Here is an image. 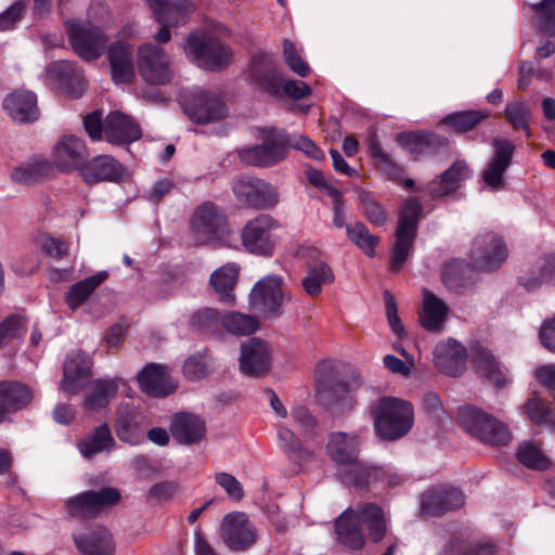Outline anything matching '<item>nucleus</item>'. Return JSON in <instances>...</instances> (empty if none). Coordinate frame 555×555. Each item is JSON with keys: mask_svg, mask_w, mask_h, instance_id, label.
<instances>
[{"mask_svg": "<svg viewBox=\"0 0 555 555\" xmlns=\"http://www.w3.org/2000/svg\"><path fill=\"white\" fill-rule=\"evenodd\" d=\"M88 158V150L82 139L76 135H63L52 153L54 165L64 172L82 170Z\"/></svg>", "mask_w": 555, "mask_h": 555, "instance_id": "20", "label": "nucleus"}, {"mask_svg": "<svg viewBox=\"0 0 555 555\" xmlns=\"http://www.w3.org/2000/svg\"><path fill=\"white\" fill-rule=\"evenodd\" d=\"M470 357L475 366L481 371L483 376L494 384L498 389L506 386L508 383L507 375L489 349L482 346H474Z\"/></svg>", "mask_w": 555, "mask_h": 555, "instance_id": "39", "label": "nucleus"}, {"mask_svg": "<svg viewBox=\"0 0 555 555\" xmlns=\"http://www.w3.org/2000/svg\"><path fill=\"white\" fill-rule=\"evenodd\" d=\"M496 546L492 542H477L452 538L446 546V555H494Z\"/></svg>", "mask_w": 555, "mask_h": 555, "instance_id": "56", "label": "nucleus"}, {"mask_svg": "<svg viewBox=\"0 0 555 555\" xmlns=\"http://www.w3.org/2000/svg\"><path fill=\"white\" fill-rule=\"evenodd\" d=\"M466 348L455 339L437 344L434 350V363L436 369L448 376H459L466 369Z\"/></svg>", "mask_w": 555, "mask_h": 555, "instance_id": "24", "label": "nucleus"}, {"mask_svg": "<svg viewBox=\"0 0 555 555\" xmlns=\"http://www.w3.org/2000/svg\"><path fill=\"white\" fill-rule=\"evenodd\" d=\"M3 109L15 121L21 124L35 122L39 118L37 96L27 90H15L3 100Z\"/></svg>", "mask_w": 555, "mask_h": 555, "instance_id": "32", "label": "nucleus"}, {"mask_svg": "<svg viewBox=\"0 0 555 555\" xmlns=\"http://www.w3.org/2000/svg\"><path fill=\"white\" fill-rule=\"evenodd\" d=\"M207 350L190 356L183 365V374L192 382L199 380L209 375L210 371L206 361Z\"/></svg>", "mask_w": 555, "mask_h": 555, "instance_id": "62", "label": "nucleus"}, {"mask_svg": "<svg viewBox=\"0 0 555 555\" xmlns=\"http://www.w3.org/2000/svg\"><path fill=\"white\" fill-rule=\"evenodd\" d=\"M353 511L360 526L366 528L369 539L374 543L380 542L386 535L387 529L383 508L376 503H364Z\"/></svg>", "mask_w": 555, "mask_h": 555, "instance_id": "37", "label": "nucleus"}, {"mask_svg": "<svg viewBox=\"0 0 555 555\" xmlns=\"http://www.w3.org/2000/svg\"><path fill=\"white\" fill-rule=\"evenodd\" d=\"M91 360L88 353L73 350L67 354L63 366L61 388L69 393H77L82 382L90 375Z\"/></svg>", "mask_w": 555, "mask_h": 555, "instance_id": "30", "label": "nucleus"}, {"mask_svg": "<svg viewBox=\"0 0 555 555\" xmlns=\"http://www.w3.org/2000/svg\"><path fill=\"white\" fill-rule=\"evenodd\" d=\"M423 204L417 197H409L401 206L396 229V241L389 270L399 272L405 263L417 236Z\"/></svg>", "mask_w": 555, "mask_h": 555, "instance_id": "2", "label": "nucleus"}, {"mask_svg": "<svg viewBox=\"0 0 555 555\" xmlns=\"http://www.w3.org/2000/svg\"><path fill=\"white\" fill-rule=\"evenodd\" d=\"M223 328L237 336L254 334L260 326L258 318L241 312H228L222 315Z\"/></svg>", "mask_w": 555, "mask_h": 555, "instance_id": "53", "label": "nucleus"}, {"mask_svg": "<svg viewBox=\"0 0 555 555\" xmlns=\"http://www.w3.org/2000/svg\"><path fill=\"white\" fill-rule=\"evenodd\" d=\"M366 145L367 154L373 159L374 166L380 175L390 181L402 184L405 189H415V181L411 178L403 179V168L392 159L390 154L383 150L376 130L369 132Z\"/></svg>", "mask_w": 555, "mask_h": 555, "instance_id": "19", "label": "nucleus"}, {"mask_svg": "<svg viewBox=\"0 0 555 555\" xmlns=\"http://www.w3.org/2000/svg\"><path fill=\"white\" fill-rule=\"evenodd\" d=\"M396 142L410 153L413 160L434 156L449 144L446 137L424 130L399 132Z\"/></svg>", "mask_w": 555, "mask_h": 555, "instance_id": "17", "label": "nucleus"}, {"mask_svg": "<svg viewBox=\"0 0 555 555\" xmlns=\"http://www.w3.org/2000/svg\"><path fill=\"white\" fill-rule=\"evenodd\" d=\"M448 306L428 289H423V309L420 313L422 326L429 332L442 328L448 315Z\"/></svg>", "mask_w": 555, "mask_h": 555, "instance_id": "40", "label": "nucleus"}, {"mask_svg": "<svg viewBox=\"0 0 555 555\" xmlns=\"http://www.w3.org/2000/svg\"><path fill=\"white\" fill-rule=\"evenodd\" d=\"M225 224L227 216L217 205L211 202L199 205L191 220L196 244L205 245L216 241Z\"/></svg>", "mask_w": 555, "mask_h": 555, "instance_id": "14", "label": "nucleus"}, {"mask_svg": "<svg viewBox=\"0 0 555 555\" xmlns=\"http://www.w3.org/2000/svg\"><path fill=\"white\" fill-rule=\"evenodd\" d=\"M469 266L466 261L453 259L443 267L441 280L450 289L460 288L465 286Z\"/></svg>", "mask_w": 555, "mask_h": 555, "instance_id": "60", "label": "nucleus"}, {"mask_svg": "<svg viewBox=\"0 0 555 555\" xmlns=\"http://www.w3.org/2000/svg\"><path fill=\"white\" fill-rule=\"evenodd\" d=\"M114 446L115 440L107 424H102L94 428L77 444L81 455L88 460L93 459L101 452H109Z\"/></svg>", "mask_w": 555, "mask_h": 555, "instance_id": "43", "label": "nucleus"}, {"mask_svg": "<svg viewBox=\"0 0 555 555\" xmlns=\"http://www.w3.org/2000/svg\"><path fill=\"white\" fill-rule=\"evenodd\" d=\"M73 540L82 555H115L113 535L103 527L73 533Z\"/></svg>", "mask_w": 555, "mask_h": 555, "instance_id": "33", "label": "nucleus"}, {"mask_svg": "<svg viewBox=\"0 0 555 555\" xmlns=\"http://www.w3.org/2000/svg\"><path fill=\"white\" fill-rule=\"evenodd\" d=\"M67 36L75 53L87 62L98 60L104 53L108 40L100 27L82 23L67 25Z\"/></svg>", "mask_w": 555, "mask_h": 555, "instance_id": "10", "label": "nucleus"}, {"mask_svg": "<svg viewBox=\"0 0 555 555\" xmlns=\"http://www.w3.org/2000/svg\"><path fill=\"white\" fill-rule=\"evenodd\" d=\"M121 500L120 491L114 487L88 490L70 496L65 502L66 512L77 519L95 518L103 509L114 506Z\"/></svg>", "mask_w": 555, "mask_h": 555, "instance_id": "8", "label": "nucleus"}, {"mask_svg": "<svg viewBox=\"0 0 555 555\" xmlns=\"http://www.w3.org/2000/svg\"><path fill=\"white\" fill-rule=\"evenodd\" d=\"M81 175L90 185L102 181L118 182L125 175V168L109 155H98L86 162Z\"/></svg>", "mask_w": 555, "mask_h": 555, "instance_id": "31", "label": "nucleus"}, {"mask_svg": "<svg viewBox=\"0 0 555 555\" xmlns=\"http://www.w3.org/2000/svg\"><path fill=\"white\" fill-rule=\"evenodd\" d=\"M237 274V268L232 264L222 266L211 274L210 283L223 301L234 299L232 291L236 284Z\"/></svg>", "mask_w": 555, "mask_h": 555, "instance_id": "52", "label": "nucleus"}, {"mask_svg": "<svg viewBox=\"0 0 555 555\" xmlns=\"http://www.w3.org/2000/svg\"><path fill=\"white\" fill-rule=\"evenodd\" d=\"M383 474L382 466L358 460L345 468H339L336 476L347 487H352L358 491H367L371 487L379 483Z\"/></svg>", "mask_w": 555, "mask_h": 555, "instance_id": "27", "label": "nucleus"}, {"mask_svg": "<svg viewBox=\"0 0 555 555\" xmlns=\"http://www.w3.org/2000/svg\"><path fill=\"white\" fill-rule=\"evenodd\" d=\"M537 13L534 25L537 29L548 37L555 36V0H542L531 5Z\"/></svg>", "mask_w": 555, "mask_h": 555, "instance_id": "58", "label": "nucleus"}, {"mask_svg": "<svg viewBox=\"0 0 555 555\" xmlns=\"http://www.w3.org/2000/svg\"><path fill=\"white\" fill-rule=\"evenodd\" d=\"M283 56L288 68L305 78L310 74L309 65L302 60L298 53L295 43L289 39L283 41Z\"/></svg>", "mask_w": 555, "mask_h": 555, "instance_id": "63", "label": "nucleus"}, {"mask_svg": "<svg viewBox=\"0 0 555 555\" xmlns=\"http://www.w3.org/2000/svg\"><path fill=\"white\" fill-rule=\"evenodd\" d=\"M105 139L109 143L126 144L142 135L139 125L120 112H111L104 126Z\"/></svg>", "mask_w": 555, "mask_h": 555, "instance_id": "35", "label": "nucleus"}, {"mask_svg": "<svg viewBox=\"0 0 555 555\" xmlns=\"http://www.w3.org/2000/svg\"><path fill=\"white\" fill-rule=\"evenodd\" d=\"M224 544L234 552L246 551L257 541V532L245 513L227 514L221 524Z\"/></svg>", "mask_w": 555, "mask_h": 555, "instance_id": "15", "label": "nucleus"}, {"mask_svg": "<svg viewBox=\"0 0 555 555\" xmlns=\"http://www.w3.org/2000/svg\"><path fill=\"white\" fill-rule=\"evenodd\" d=\"M371 412L374 416L375 433L383 440L400 439L413 426V406L408 401L395 397H383L372 405Z\"/></svg>", "mask_w": 555, "mask_h": 555, "instance_id": "1", "label": "nucleus"}, {"mask_svg": "<svg viewBox=\"0 0 555 555\" xmlns=\"http://www.w3.org/2000/svg\"><path fill=\"white\" fill-rule=\"evenodd\" d=\"M184 49L198 67L211 72L225 68L232 57L231 49L228 46L220 39L206 34H191Z\"/></svg>", "mask_w": 555, "mask_h": 555, "instance_id": "4", "label": "nucleus"}, {"mask_svg": "<svg viewBox=\"0 0 555 555\" xmlns=\"http://www.w3.org/2000/svg\"><path fill=\"white\" fill-rule=\"evenodd\" d=\"M525 411L529 420L537 424H551L555 429V413L548 406L547 401L541 398H531L525 404Z\"/></svg>", "mask_w": 555, "mask_h": 555, "instance_id": "61", "label": "nucleus"}, {"mask_svg": "<svg viewBox=\"0 0 555 555\" xmlns=\"http://www.w3.org/2000/svg\"><path fill=\"white\" fill-rule=\"evenodd\" d=\"M192 324L206 336H220L222 334V315L212 308H204L192 317Z\"/></svg>", "mask_w": 555, "mask_h": 555, "instance_id": "55", "label": "nucleus"}, {"mask_svg": "<svg viewBox=\"0 0 555 555\" xmlns=\"http://www.w3.org/2000/svg\"><path fill=\"white\" fill-rule=\"evenodd\" d=\"M137 379L142 391L155 398L167 397L177 388L167 372V366L159 363L146 364Z\"/></svg>", "mask_w": 555, "mask_h": 555, "instance_id": "28", "label": "nucleus"}, {"mask_svg": "<svg viewBox=\"0 0 555 555\" xmlns=\"http://www.w3.org/2000/svg\"><path fill=\"white\" fill-rule=\"evenodd\" d=\"M280 228L281 223L273 216L259 214L241 229L242 246L248 254L271 257L276 246L274 231Z\"/></svg>", "mask_w": 555, "mask_h": 555, "instance_id": "5", "label": "nucleus"}, {"mask_svg": "<svg viewBox=\"0 0 555 555\" xmlns=\"http://www.w3.org/2000/svg\"><path fill=\"white\" fill-rule=\"evenodd\" d=\"M334 282V273L325 261L311 262L307 266V275L302 279L301 285L305 292L317 297L322 292V286Z\"/></svg>", "mask_w": 555, "mask_h": 555, "instance_id": "48", "label": "nucleus"}, {"mask_svg": "<svg viewBox=\"0 0 555 555\" xmlns=\"http://www.w3.org/2000/svg\"><path fill=\"white\" fill-rule=\"evenodd\" d=\"M283 280L281 276H267L255 284L250 293V305L266 317L278 318L282 314Z\"/></svg>", "mask_w": 555, "mask_h": 555, "instance_id": "16", "label": "nucleus"}, {"mask_svg": "<svg viewBox=\"0 0 555 555\" xmlns=\"http://www.w3.org/2000/svg\"><path fill=\"white\" fill-rule=\"evenodd\" d=\"M47 75L73 99H79L87 89L83 73L74 62L65 60L52 62L47 67Z\"/></svg>", "mask_w": 555, "mask_h": 555, "instance_id": "22", "label": "nucleus"}, {"mask_svg": "<svg viewBox=\"0 0 555 555\" xmlns=\"http://www.w3.org/2000/svg\"><path fill=\"white\" fill-rule=\"evenodd\" d=\"M52 171L51 163L46 158H34L15 167L11 173L14 182L33 185L49 177Z\"/></svg>", "mask_w": 555, "mask_h": 555, "instance_id": "46", "label": "nucleus"}, {"mask_svg": "<svg viewBox=\"0 0 555 555\" xmlns=\"http://www.w3.org/2000/svg\"><path fill=\"white\" fill-rule=\"evenodd\" d=\"M155 18L162 25L159 31L154 36L158 43H167L171 34L169 28L184 24L188 20L186 0H147Z\"/></svg>", "mask_w": 555, "mask_h": 555, "instance_id": "18", "label": "nucleus"}, {"mask_svg": "<svg viewBox=\"0 0 555 555\" xmlns=\"http://www.w3.org/2000/svg\"><path fill=\"white\" fill-rule=\"evenodd\" d=\"M248 74L255 87L273 98H280L284 75L279 69L273 54L263 51L256 52L250 59Z\"/></svg>", "mask_w": 555, "mask_h": 555, "instance_id": "13", "label": "nucleus"}, {"mask_svg": "<svg viewBox=\"0 0 555 555\" xmlns=\"http://www.w3.org/2000/svg\"><path fill=\"white\" fill-rule=\"evenodd\" d=\"M118 382V378H98L94 380L91 392L85 400L86 409L100 410L107 406L117 395Z\"/></svg>", "mask_w": 555, "mask_h": 555, "instance_id": "49", "label": "nucleus"}, {"mask_svg": "<svg viewBox=\"0 0 555 555\" xmlns=\"http://www.w3.org/2000/svg\"><path fill=\"white\" fill-rule=\"evenodd\" d=\"M278 438L280 448L294 463L301 466L302 464L313 460L314 452L307 449L289 428L281 426L278 429Z\"/></svg>", "mask_w": 555, "mask_h": 555, "instance_id": "47", "label": "nucleus"}, {"mask_svg": "<svg viewBox=\"0 0 555 555\" xmlns=\"http://www.w3.org/2000/svg\"><path fill=\"white\" fill-rule=\"evenodd\" d=\"M33 400V391L17 380L0 382V404L8 413L25 409Z\"/></svg>", "mask_w": 555, "mask_h": 555, "instance_id": "41", "label": "nucleus"}, {"mask_svg": "<svg viewBox=\"0 0 555 555\" xmlns=\"http://www.w3.org/2000/svg\"><path fill=\"white\" fill-rule=\"evenodd\" d=\"M508 256L503 238L493 233L478 234L470 251L472 266L478 271H493L502 266Z\"/></svg>", "mask_w": 555, "mask_h": 555, "instance_id": "11", "label": "nucleus"}, {"mask_svg": "<svg viewBox=\"0 0 555 555\" xmlns=\"http://www.w3.org/2000/svg\"><path fill=\"white\" fill-rule=\"evenodd\" d=\"M456 422L463 430L483 443L505 446L511 440V433L504 423L474 405L460 406Z\"/></svg>", "mask_w": 555, "mask_h": 555, "instance_id": "3", "label": "nucleus"}, {"mask_svg": "<svg viewBox=\"0 0 555 555\" xmlns=\"http://www.w3.org/2000/svg\"><path fill=\"white\" fill-rule=\"evenodd\" d=\"M232 191L238 202L257 210L273 209L280 201L273 184L254 176L237 178L232 184Z\"/></svg>", "mask_w": 555, "mask_h": 555, "instance_id": "7", "label": "nucleus"}, {"mask_svg": "<svg viewBox=\"0 0 555 555\" xmlns=\"http://www.w3.org/2000/svg\"><path fill=\"white\" fill-rule=\"evenodd\" d=\"M107 278V271L102 270L94 275L74 283L65 296V302L68 308L76 310L83 305L95 288H98Z\"/></svg>", "mask_w": 555, "mask_h": 555, "instance_id": "45", "label": "nucleus"}, {"mask_svg": "<svg viewBox=\"0 0 555 555\" xmlns=\"http://www.w3.org/2000/svg\"><path fill=\"white\" fill-rule=\"evenodd\" d=\"M346 232L349 241L360 248L366 256L374 257L375 248L379 243V237L370 232L363 222L346 225Z\"/></svg>", "mask_w": 555, "mask_h": 555, "instance_id": "54", "label": "nucleus"}, {"mask_svg": "<svg viewBox=\"0 0 555 555\" xmlns=\"http://www.w3.org/2000/svg\"><path fill=\"white\" fill-rule=\"evenodd\" d=\"M107 59L111 66L112 80L119 83H129L135 76L132 46L126 41L117 40L108 47Z\"/></svg>", "mask_w": 555, "mask_h": 555, "instance_id": "29", "label": "nucleus"}, {"mask_svg": "<svg viewBox=\"0 0 555 555\" xmlns=\"http://www.w3.org/2000/svg\"><path fill=\"white\" fill-rule=\"evenodd\" d=\"M315 380L319 391H328L335 396H343L359 386L358 377L353 379L352 384L340 380L336 367L331 360H323L318 363Z\"/></svg>", "mask_w": 555, "mask_h": 555, "instance_id": "38", "label": "nucleus"}, {"mask_svg": "<svg viewBox=\"0 0 555 555\" xmlns=\"http://www.w3.org/2000/svg\"><path fill=\"white\" fill-rule=\"evenodd\" d=\"M492 146L493 156L481 177L488 186L499 190L503 185L504 173L512 164L515 144L507 139L494 138Z\"/></svg>", "mask_w": 555, "mask_h": 555, "instance_id": "23", "label": "nucleus"}, {"mask_svg": "<svg viewBox=\"0 0 555 555\" xmlns=\"http://www.w3.org/2000/svg\"><path fill=\"white\" fill-rule=\"evenodd\" d=\"M115 429L121 441L133 446L142 441L143 428L140 425V415L133 411L119 413Z\"/></svg>", "mask_w": 555, "mask_h": 555, "instance_id": "51", "label": "nucleus"}, {"mask_svg": "<svg viewBox=\"0 0 555 555\" xmlns=\"http://www.w3.org/2000/svg\"><path fill=\"white\" fill-rule=\"evenodd\" d=\"M361 439L356 434L336 431L328 436L326 454L341 468L359 460Z\"/></svg>", "mask_w": 555, "mask_h": 555, "instance_id": "26", "label": "nucleus"}, {"mask_svg": "<svg viewBox=\"0 0 555 555\" xmlns=\"http://www.w3.org/2000/svg\"><path fill=\"white\" fill-rule=\"evenodd\" d=\"M27 332V320L20 314H10L0 322V348L9 345L14 339H20Z\"/></svg>", "mask_w": 555, "mask_h": 555, "instance_id": "59", "label": "nucleus"}, {"mask_svg": "<svg viewBox=\"0 0 555 555\" xmlns=\"http://www.w3.org/2000/svg\"><path fill=\"white\" fill-rule=\"evenodd\" d=\"M271 351L269 345L256 337L241 345L240 369L244 375L259 377L271 367Z\"/></svg>", "mask_w": 555, "mask_h": 555, "instance_id": "21", "label": "nucleus"}, {"mask_svg": "<svg viewBox=\"0 0 555 555\" xmlns=\"http://www.w3.org/2000/svg\"><path fill=\"white\" fill-rule=\"evenodd\" d=\"M516 456L519 463L530 469L543 472L551 465L550 460L543 454L542 450L530 441L519 444Z\"/></svg>", "mask_w": 555, "mask_h": 555, "instance_id": "57", "label": "nucleus"}, {"mask_svg": "<svg viewBox=\"0 0 555 555\" xmlns=\"http://www.w3.org/2000/svg\"><path fill=\"white\" fill-rule=\"evenodd\" d=\"M490 116L491 112L489 109L457 111L446 115L440 122L452 129L455 133L464 134L476 129Z\"/></svg>", "mask_w": 555, "mask_h": 555, "instance_id": "44", "label": "nucleus"}, {"mask_svg": "<svg viewBox=\"0 0 555 555\" xmlns=\"http://www.w3.org/2000/svg\"><path fill=\"white\" fill-rule=\"evenodd\" d=\"M503 116L514 131H522L525 137L528 139L532 137L530 128L532 122V112L527 102H508L505 105Z\"/></svg>", "mask_w": 555, "mask_h": 555, "instance_id": "50", "label": "nucleus"}, {"mask_svg": "<svg viewBox=\"0 0 555 555\" xmlns=\"http://www.w3.org/2000/svg\"><path fill=\"white\" fill-rule=\"evenodd\" d=\"M170 433L173 439L181 444H195L205 437L206 424L195 414L179 412L171 420Z\"/></svg>", "mask_w": 555, "mask_h": 555, "instance_id": "34", "label": "nucleus"}, {"mask_svg": "<svg viewBox=\"0 0 555 555\" xmlns=\"http://www.w3.org/2000/svg\"><path fill=\"white\" fill-rule=\"evenodd\" d=\"M182 107L189 118L199 125L218 121L227 115L224 102L207 90H194L184 95Z\"/></svg>", "mask_w": 555, "mask_h": 555, "instance_id": "9", "label": "nucleus"}, {"mask_svg": "<svg viewBox=\"0 0 555 555\" xmlns=\"http://www.w3.org/2000/svg\"><path fill=\"white\" fill-rule=\"evenodd\" d=\"M555 278V254L539 257L530 270L518 275L517 281L527 292H534Z\"/></svg>", "mask_w": 555, "mask_h": 555, "instance_id": "36", "label": "nucleus"}, {"mask_svg": "<svg viewBox=\"0 0 555 555\" xmlns=\"http://www.w3.org/2000/svg\"><path fill=\"white\" fill-rule=\"evenodd\" d=\"M262 143L241 151L242 159L251 166L271 167L285 158L287 132L273 127L261 128Z\"/></svg>", "mask_w": 555, "mask_h": 555, "instance_id": "6", "label": "nucleus"}, {"mask_svg": "<svg viewBox=\"0 0 555 555\" xmlns=\"http://www.w3.org/2000/svg\"><path fill=\"white\" fill-rule=\"evenodd\" d=\"M473 176V170L462 159L455 160L446 171L427 185V193L433 199L442 198L455 193L461 183Z\"/></svg>", "mask_w": 555, "mask_h": 555, "instance_id": "25", "label": "nucleus"}, {"mask_svg": "<svg viewBox=\"0 0 555 555\" xmlns=\"http://www.w3.org/2000/svg\"><path fill=\"white\" fill-rule=\"evenodd\" d=\"M335 532L339 543L348 548L360 550L364 545V535L353 508L349 507L339 515L335 521Z\"/></svg>", "mask_w": 555, "mask_h": 555, "instance_id": "42", "label": "nucleus"}, {"mask_svg": "<svg viewBox=\"0 0 555 555\" xmlns=\"http://www.w3.org/2000/svg\"><path fill=\"white\" fill-rule=\"evenodd\" d=\"M138 69L151 85H167L172 78L168 54L157 44L143 43L138 49Z\"/></svg>", "mask_w": 555, "mask_h": 555, "instance_id": "12", "label": "nucleus"}, {"mask_svg": "<svg viewBox=\"0 0 555 555\" xmlns=\"http://www.w3.org/2000/svg\"><path fill=\"white\" fill-rule=\"evenodd\" d=\"M361 206L363 215L373 224L382 227L386 223L387 212L384 207L370 195L361 196Z\"/></svg>", "mask_w": 555, "mask_h": 555, "instance_id": "64", "label": "nucleus"}]
</instances>
